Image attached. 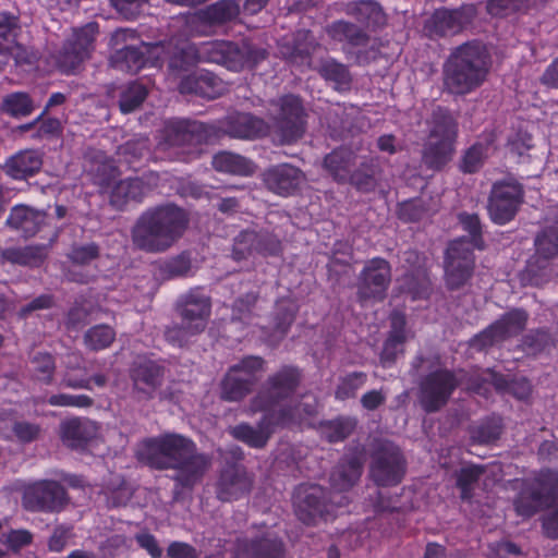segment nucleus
I'll use <instances>...</instances> for the list:
<instances>
[{
  "label": "nucleus",
  "instance_id": "nucleus-41",
  "mask_svg": "<svg viewBox=\"0 0 558 558\" xmlns=\"http://www.w3.org/2000/svg\"><path fill=\"white\" fill-rule=\"evenodd\" d=\"M317 71L337 90H348L351 86L352 76L348 66L332 58L322 60Z\"/></svg>",
  "mask_w": 558,
  "mask_h": 558
},
{
  "label": "nucleus",
  "instance_id": "nucleus-34",
  "mask_svg": "<svg viewBox=\"0 0 558 558\" xmlns=\"http://www.w3.org/2000/svg\"><path fill=\"white\" fill-rule=\"evenodd\" d=\"M146 191V186L140 178H129L120 181H113L110 187L104 193L108 194L110 204L121 209L130 201H140Z\"/></svg>",
  "mask_w": 558,
  "mask_h": 558
},
{
  "label": "nucleus",
  "instance_id": "nucleus-30",
  "mask_svg": "<svg viewBox=\"0 0 558 558\" xmlns=\"http://www.w3.org/2000/svg\"><path fill=\"white\" fill-rule=\"evenodd\" d=\"M204 124L192 120H173L166 126V138L170 145H197L205 138Z\"/></svg>",
  "mask_w": 558,
  "mask_h": 558
},
{
  "label": "nucleus",
  "instance_id": "nucleus-21",
  "mask_svg": "<svg viewBox=\"0 0 558 558\" xmlns=\"http://www.w3.org/2000/svg\"><path fill=\"white\" fill-rule=\"evenodd\" d=\"M178 312L183 322V328L192 333H201L210 316V300L198 289L181 295Z\"/></svg>",
  "mask_w": 558,
  "mask_h": 558
},
{
  "label": "nucleus",
  "instance_id": "nucleus-4",
  "mask_svg": "<svg viewBox=\"0 0 558 558\" xmlns=\"http://www.w3.org/2000/svg\"><path fill=\"white\" fill-rule=\"evenodd\" d=\"M458 121L446 109L433 111L428 136L423 145L422 162L429 169L440 170L456 153Z\"/></svg>",
  "mask_w": 558,
  "mask_h": 558
},
{
  "label": "nucleus",
  "instance_id": "nucleus-26",
  "mask_svg": "<svg viewBox=\"0 0 558 558\" xmlns=\"http://www.w3.org/2000/svg\"><path fill=\"white\" fill-rule=\"evenodd\" d=\"M222 130L232 137L251 140L266 135L268 125L251 113L234 112L226 117Z\"/></svg>",
  "mask_w": 558,
  "mask_h": 558
},
{
  "label": "nucleus",
  "instance_id": "nucleus-52",
  "mask_svg": "<svg viewBox=\"0 0 558 558\" xmlns=\"http://www.w3.org/2000/svg\"><path fill=\"white\" fill-rule=\"evenodd\" d=\"M114 330L107 325H98L89 328L84 335L85 345L93 351L108 348L114 340Z\"/></svg>",
  "mask_w": 558,
  "mask_h": 558
},
{
  "label": "nucleus",
  "instance_id": "nucleus-53",
  "mask_svg": "<svg viewBox=\"0 0 558 558\" xmlns=\"http://www.w3.org/2000/svg\"><path fill=\"white\" fill-rule=\"evenodd\" d=\"M17 31V19L7 12H0V53L11 52Z\"/></svg>",
  "mask_w": 558,
  "mask_h": 558
},
{
  "label": "nucleus",
  "instance_id": "nucleus-28",
  "mask_svg": "<svg viewBox=\"0 0 558 558\" xmlns=\"http://www.w3.org/2000/svg\"><path fill=\"white\" fill-rule=\"evenodd\" d=\"M535 255L529 264V271L536 276L539 269H546L550 259L558 256V222L546 226L535 238Z\"/></svg>",
  "mask_w": 558,
  "mask_h": 558
},
{
  "label": "nucleus",
  "instance_id": "nucleus-15",
  "mask_svg": "<svg viewBox=\"0 0 558 558\" xmlns=\"http://www.w3.org/2000/svg\"><path fill=\"white\" fill-rule=\"evenodd\" d=\"M462 383L452 372L439 369L428 374L420 386V402L428 412L438 411L449 400L453 390Z\"/></svg>",
  "mask_w": 558,
  "mask_h": 558
},
{
  "label": "nucleus",
  "instance_id": "nucleus-10",
  "mask_svg": "<svg viewBox=\"0 0 558 558\" xmlns=\"http://www.w3.org/2000/svg\"><path fill=\"white\" fill-rule=\"evenodd\" d=\"M98 35V24L89 22L81 28L74 29L71 38L66 40L57 57V65L62 73H75L90 57L94 43Z\"/></svg>",
  "mask_w": 558,
  "mask_h": 558
},
{
  "label": "nucleus",
  "instance_id": "nucleus-32",
  "mask_svg": "<svg viewBox=\"0 0 558 558\" xmlns=\"http://www.w3.org/2000/svg\"><path fill=\"white\" fill-rule=\"evenodd\" d=\"M46 221V214L26 205H16L11 209L7 226L24 236L35 235Z\"/></svg>",
  "mask_w": 558,
  "mask_h": 558
},
{
  "label": "nucleus",
  "instance_id": "nucleus-16",
  "mask_svg": "<svg viewBox=\"0 0 558 558\" xmlns=\"http://www.w3.org/2000/svg\"><path fill=\"white\" fill-rule=\"evenodd\" d=\"M391 281L389 263L380 257L367 260L357 277L356 294L361 302L383 301Z\"/></svg>",
  "mask_w": 558,
  "mask_h": 558
},
{
  "label": "nucleus",
  "instance_id": "nucleus-35",
  "mask_svg": "<svg viewBox=\"0 0 558 558\" xmlns=\"http://www.w3.org/2000/svg\"><path fill=\"white\" fill-rule=\"evenodd\" d=\"M43 159L36 150H23L12 156L4 165L7 174L15 180H24L37 173Z\"/></svg>",
  "mask_w": 558,
  "mask_h": 558
},
{
  "label": "nucleus",
  "instance_id": "nucleus-8",
  "mask_svg": "<svg viewBox=\"0 0 558 558\" xmlns=\"http://www.w3.org/2000/svg\"><path fill=\"white\" fill-rule=\"evenodd\" d=\"M301 374L298 368L284 366L270 375L258 393L251 401L252 412L278 413L279 404L289 399L298 389Z\"/></svg>",
  "mask_w": 558,
  "mask_h": 558
},
{
  "label": "nucleus",
  "instance_id": "nucleus-24",
  "mask_svg": "<svg viewBox=\"0 0 558 558\" xmlns=\"http://www.w3.org/2000/svg\"><path fill=\"white\" fill-rule=\"evenodd\" d=\"M267 189L278 195L295 193L305 181V174L290 163H281L267 169L263 174Z\"/></svg>",
  "mask_w": 558,
  "mask_h": 558
},
{
  "label": "nucleus",
  "instance_id": "nucleus-9",
  "mask_svg": "<svg viewBox=\"0 0 558 558\" xmlns=\"http://www.w3.org/2000/svg\"><path fill=\"white\" fill-rule=\"evenodd\" d=\"M369 474L380 486H395L405 474V460L399 447L388 440L379 441L372 453Z\"/></svg>",
  "mask_w": 558,
  "mask_h": 558
},
{
  "label": "nucleus",
  "instance_id": "nucleus-5",
  "mask_svg": "<svg viewBox=\"0 0 558 558\" xmlns=\"http://www.w3.org/2000/svg\"><path fill=\"white\" fill-rule=\"evenodd\" d=\"M201 62L221 64L229 70L240 71L245 66H254L267 56L265 49L248 43L241 46L231 41L214 40L196 45Z\"/></svg>",
  "mask_w": 558,
  "mask_h": 558
},
{
  "label": "nucleus",
  "instance_id": "nucleus-12",
  "mask_svg": "<svg viewBox=\"0 0 558 558\" xmlns=\"http://www.w3.org/2000/svg\"><path fill=\"white\" fill-rule=\"evenodd\" d=\"M475 257L470 242L460 238L450 242L444 260L445 282L448 289L458 290L471 279Z\"/></svg>",
  "mask_w": 558,
  "mask_h": 558
},
{
  "label": "nucleus",
  "instance_id": "nucleus-42",
  "mask_svg": "<svg viewBox=\"0 0 558 558\" xmlns=\"http://www.w3.org/2000/svg\"><path fill=\"white\" fill-rule=\"evenodd\" d=\"M213 167L217 171L239 175H248L255 170V165L250 159L229 151H221L215 155Z\"/></svg>",
  "mask_w": 558,
  "mask_h": 558
},
{
  "label": "nucleus",
  "instance_id": "nucleus-14",
  "mask_svg": "<svg viewBox=\"0 0 558 558\" xmlns=\"http://www.w3.org/2000/svg\"><path fill=\"white\" fill-rule=\"evenodd\" d=\"M527 318L529 314L525 311L511 310L476 335L471 340V347L482 351L515 337L525 328Z\"/></svg>",
  "mask_w": 558,
  "mask_h": 558
},
{
  "label": "nucleus",
  "instance_id": "nucleus-48",
  "mask_svg": "<svg viewBox=\"0 0 558 558\" xmlns=\"http://www.w3.org/2000/svg\"><path fill=\"white\" fill-rule=\"evenodd\" d=\"M96 158L97 160L90 165L88 171L93 175L95 184H97L104 193L117 179L119 172L113 161L101 155H97Z\"/></svg>",
  "mask_w": 558,
  "mask_h": 558
},
{
  "label": "nucleus",
  "instance_id": "nucleus-22",
  "mask_svg": "<svg viewBox=\"0 0 558 558\" xmlns=\"http://www.w3.org/2000/svg\"><path fill=\"white\" fill-rule=\"evenodd\" d=\"M130 378L135 398L148 401L158 396L165 379V368L150 360L138 362L132 366Z\"/></svg>",
  "mask_w": 558,
  "mask_h": 558
},
{
  "label": "nucleus",
  "instance_id": "nucleus-2",
  "mask_svg": "<svg viewBox=\"0 0 558 558\" xmlns=\"http://www.w3.org/2000/svg\"><path fill=\"white\" fill-rule=\"evenodd\" d=\"M189 222L186 210L173 203L149 207L131 229L132 244L148 254L165 253L183 236Z\"/></svg>",
  "mask_w": 558,
  "mask_h": 558
},
{
  "label": "nucleus",
  "instance_id": "nucleus-20",
  "mask_svg": "<svg viewBox=\"0 0 558 558\" xmlns=\"http://www.w3.org/2000/svg\"><path fill=\"white\" fill-rule=\"evenodd\" d=\"M233 553L236 558H284L286 545L277 534L265 532L251 538H236Z\"/></svg>",
  "mask_w": 558,
  "mask_h": 558
},
{
  "label": "nucleus",
  "instance_id": "nucleus-19",
  "mask_svg": "<svg viewBox=\"0 0 558 558\" xmlns=\"http://www.w3.org/2000/svg\"><path fill=\"white\" fill-rule=\"evenodd\" d=\"M474 4H463L458 9H438L426 23L430 36L456 35L469 26L476 16Z\"/></svg>",
  "mask_w": 558,
  "mask_h": 558
},
{
  "label": "nucleus",
  "instance_id": "nucleus-44",
  "mask_svg": "<svg viewBox=\"0 0 558 558\" xmlns=\"http://www.w3.org/2000/svg\"><path fill=\"white\" fill-rule=\"evenodd\" d=\"M3 258L12 264L37 267L47 257L46 245H28L24 247L8 248L2 254Z\"/></svg>",
  "mask_w": 558,
  "mask_h": 558
},
{
  "label": "nucleus",
  "instance_id": "nucleus-6",
  "mask_svg": "<svg viewBox=\"0 0 558 558\" xmlns=\"http://www.w3.org/2000/svg\"><path fill=\"white\" fill-rule=\"evenodd\" d=\"M272 131L281 144H293L306 131V113L300 97L284 95L270 102Z\"/></svg>",
  "mask_w": 558,
  "mask_h": 558
},
{
  "label": "nucleus",
  "instance_id": "nucleus-23",
  "mask_svg": "<svg viewBox=\"0 0 558 558\" xmlns=\"http://www.w3.org/2000/svg\"><path fill=\"white\" fill-rule=\"evenodd\" d=\"M252 483V477L243 465H228L220 472L216 482V497L223 502L238 500L250 493Z\"/></svg>",
  "mask_w": 558,
  "mask_h": 558
},
{
  "label": "nucleus",
  "instance_id": "nucleus-40",
  "mask_svg": "<svg viewBox=\"0 0 558 558\" xmlns=\"http://www.w3.org/2000/svg\"><path fill=\"white\" fill-rule=\"evenodd\" d=\"M256 384V377H244L228 371L221 381V398L226 401H240L246 397Z\"/></svg>",
  "mask_w": 558,
  "mask_h": 558
},
{
  "label": "nucleus",
  "instance_id": "nucleus-46",
  "mask_svg": "<svg viewBox=\"0 0 558 558\" xmlns=\"http://www.w3.org/2000/svg\"><path fill=\"white\" fill-rule=\"evenodd\" d=\"M0 108L12 118H24L34 111L35 106L27 93L14 92L2 97Z\"/></svg>",
  "mask_w": 558,
  "mask_h": 558
},
{
  "label": "nucleus",
  "instance_id": "nucleus-62",
  "mask_svg": "<svg viewBox=\"0 0 558 558\" xmlns=\"http://www.w3.org/2000/svg\"><path fill=\"white\" fill-rule=\"evenodd\" d=\"M404 284L407 290L413 293L414 298L423 296L428 290V278L425 269L420 266L415 269H410L404 276Z\"/></svg>",
  "mask_w": 558,
  "mask_h": 558
},
{
  "label": "nucleus",
  "instance_id": "nucleus-31",
  "mask_svg": "<svg viewBox=\"0 0 558 558\" xmlns=\"http://www.w3.org/2000/svg\"><path fill=\"white\" fill-rule=\"evenodd\" d=\"M343 12L362 26L371 29L380 28L387 23L381 7L373 0L351 1L343 5Z\"/></svg>",
  "mask_w": 558,
  "mask_h": 558
},
{
  "label": "nucleus",
  "instance_id": "nucleus-7",
  "mask_svg": "<svg viewBox=\"0 0 558 558\" xmlns=\"http://www.w3.org/2000/svg\"><path fill=\"white\" fill-rule=\"evenodd\" d=\"M558 495V472L541 470L525 480L524 487L514 501L519 515L530 518L539 510L548 508Z\"/></svg>",
  "mask_w": 558,
  "mask_h": 558
},
{
  "label": "nucleus",
  "instance_id": "nucleus-38",
  "mask_svg": "<svg viewBox=\"0 0 558 558\" xmlns=\"http://www.w3.org/2000/svg\"><path fill=\"white\" fill-rule=\"evenodd\" d=\"M362 474V464L357 458L342 460L330 475L331 487L337 492L350 489Z\"/></svg>",
  "mask_w": 558,
  "mask_h": 558
},
{
  "label": "nucleus",
  "instance_id": "nucleus-3",
  "mask_svg": "<svg viewBox=\"0 0 558 558\" xmlns=\"http://www.w3.org/2000/svg\"><path fill=\"white\" fill-rule=\"evenodd\" d=\"M490 58L477 40L466 41L450 51L442 65L444 89L456 96L473 93L486 81Z\"/></svg>",
  "mask_w": 558,
  "mask_h": 558
},
{
  "label": "nucleus",
  "instance_id": "nucleus-51",
  "mask_svg": "<svg viewBox=\"0 0 558 558\" xmlns=\"http://www.w3.org/2000/svg\"><path fill=\"white\" fill-rule=\"evenodd\" d=\"M76 365L68 364L66 371L64 372L61 385L71 389H86L92 390V383H94L97 387L102 388L108 383V377L105 374H95L92 377H81L77 378L73 375L72 371L75 369Z\"/></svg>",
  "mask_w": 558,
  "mask_h": 558
},
{
  "label": "nucleus",
  "instance_id": "nucleus-39",
  "mask_svg": "<svg viewBox=\"0 0 558 558\" xmlns=\"http://www.w3.org/2000/svg\"><path fill=\"white\" fill-rule=\"evenodd\" d=\"M329 37L340 43H348L350 46H366L369 37L360 26L348 21H335L326 27Z\"/></svg>",
  "mask_w": 558,
  "mask_h": 558
},
{
  "label": "nucleus",
  "instance_id": "nucleus-27",
  "mask_svg": "<svg viewBox=\"0 0 558 558\" xmlns=\"http://www.w3.org/2000/svg\"><path fill=\"white\" fill-rule=\"evenodd\" d=\"M280 242L267 234H258L254 231H244L235 239L233 246V258L241 260L251 255L254 251L274 255L278 253Z\"/></svg>",
  "mask_w": 558,
  "mask_h": 558
},
{
  "label": "nucleus",
  "instance_id": "nucleus-43",
  "mask_svg": "<svg viewBox=\"0 0 558 558\" xmlns=\"http://www.w3.org/2000/svg\"><path fill=\"white\" fill-rule=\"evenodd\" d=\"M110 62L119 71L135 74L143 68L146 58L140 47L125 46L116 50Z\"/></svg>",
  "mask_w": 558,
  "mask_h": 558
},
{
  "label": "nucleus",
  "instance_id": "nucleus-57",
  "mask_svg": "<svg viewBox=\"0 0 558 558\" xmlns=\"http://www.w3.org/2000/svg\"><path fill=\"white\" fill-rule=\"evenodd\" d=\"M239 14V5L233 0H221L207 8L205 15L211 23H223Z\"/></svg>",
  "mask_w": 558,
  "mask_h": 558
},
{
  "label": "nucleus",
  "instance_id": "nucleus-29",
  "mask_svg": "<svg viewBox=\"0 0 558 558\" xmlns=\"http://www.w3.org/2000/svg\"><path fill=\"white\" fill-rule=\"evenodd\" d=\"M405 326L407 320L403 313L398 311L391 313L390 331L380 354V362L384 366H388L393 363L398 354L403 352V345L411 336Z\"/></svg>",
  "mask_w": 558,
  "mask_h": 558
},
{
  "label": "nucleus",
  "instance_id": "nucleus-55",
  "mask_svg": "<svg viewBox=\"0 0 558 558\" xmlns=\"http://www.w3.org/2000/svg\"><path fill=\"white\" fill-rule=\"evenodd\" d=\"M147 96L146 88L138 83H131L121 93L119 106L123 113L134 111Z\"/></svg>",
  "mask_w": 558,
  "mask_h": 558
},
{
  "label": "nucleus",
  "instance_id": "nucleus-54",
  "mask_svg": "<svg viewBox=\"0 0 558 558\" xmlns=\"http://www.w3.org/2000/svg\"><path fill=\"white\" fill-rule=\"evenodd\" d=\"M551 336L544 329L532 330L521 341L522 350L529 355H536L553 347Z\"/></svg>",
  "mask_w": 558,
  "mask_h": 558
},
{
  "label": "nucleus",
  "instance_id": "nucleus-64",
  "mask_svg": "<svg viewBox=\"0 0 558 558\" xmlns=\"http://www.w3.org/2000/svg\"><path fill=\"white\" fill-rule=\"evenodd\" d=\"M47 403L62 408H89L94 400L86 395L56 393L47 399Z\"/></svg>",
  "mask_w": 558,
  "mask_h": 558
},
{
  "label": "nucleus",
  "instance_id": "nucleus-17",
  "mask_svg": "<svg viewBox=\"0 0 558 558\" xmlns=\"http://www.w3.org/2000/svg\"><path fill=\"white\" fill-rule=\"evenodd\" d=\"M293 420L294 416L290 410L280 409L278 413L265 412L256 426H252L248 423H241L232 427L230 433L235 439L247 446L260 449L267 445L275 426H287V424Z\"/></svg>",
  "mask_w": 558,
  "mask_h": 558
},
{
  "label": "nucleus",
  "instance_id": "nucleus-45",
  "mask_svg": "<svg viewBox=\"0 0 558 558\" xmlns=\"http://www.w3.org/2000/svg\"><path fill=\"white\" fill-rule=\"evenodd\" d=\"M356 426V420L349 416H339L335 420L322 422L319 433L329 442H338L349 437Z\"/></svg>",
  "mask_w": 558,
  "mask_h": 558
},
{
  "label": "nucleus",
  "instance_id": "nucleus-18",
  "mask_svg": "<svg viewBox=\"0 0 558 558\" xmlns=\"http://www.w3.org/2000/svg\"><path fill=\"white\" fill-rule=\"evenodd\" d=\"M23 504L26 509L32 511L60 512L69 504V497L60 483L44 480L25 489Z\"/></svg>",
  "mask_w": 558,
  "mask_h": 558
},
{
  "label": "nucleus",
  "instance_id": "nucleus-56",
  "mask_svg": "<svg viewBox=\"0 0 558 558\" xmlns=\"http://www.w3.org/2000/svg\"><path fill=\"white\" fill-rule=\"evenodd\" d=\"M366 374L363 372H353L345 375L339 381L336 389V398L339 400H347L355 397L356 392L365 385Z\"/></svg>",
  "mask_w": 558,
  "mask_h": 558
},
{
  "label": "nucleus",
  "instance_id": "nucleus-37",
  "mask_svg": "<svg viewBox=\"0 0 558 558\" xmlns=\"http://www.w3.org/2000/svg\"><path fill=\"white\" fill-rule=\"evenodd\" d=\"M163 48L168 56L169 69L172 71H186L190 66L201 62L195 44L181 43L180 45H173L169 43Z\"/></svg>",
  "mask_w": 558,
  "mask_h": 558
},
{
  "label": "nucleus",
  "instance_id": "nucleus-1",
  "mask_svg": "<svg viewBox=\"0 0 558 558\" xmlns=\"http://www.w3.org/2000/svg\"><path fill=\"white\" fill-rule=\"evenodd\" d=\"M142 463L156 470H174L173 481L192 489L211 466L209 456L198 452L196 445L180 434H163L142 440L135 451Z\"/></svg>",
  "mask_w": 558,
  "mask_h": 558
},
{
  "label": "nucleus",
  "instance_id": "nucleus-50",
  "mask_svg": "<svg viewBox=\"0 0 558 558\" xmlns=\"http://www.w3.org/2000/svg\"><path fill=\"white\" fill-rule=\"evenodd\" d=\"M56 363L51 354L37 352L31 357V373L33 377L46 385L53 380Z\"/></svg>",
  "mask_w": 558,
  "mask_h": 558
},
{
  "label": "nucleus",
  "instance_id": "nucleus-25",
  "mask_svg": "<svg viewBox=\"0 0 558 558\" xmlns=\"http://www.w3.org/2000/svg\"><path fill=\"white\" fill-rule=\"evenodd\" d=\"M317 46L318 44L312 33L301 29L291 39H284L280 43L279 52L290 63L301 68H310L312 54Z\"/></svg>",
  "mask_w": 558,
  "mask_h": 558
},
{
  "label": "nucleus",
  "instance_id": "nucleus-33",
  "mask_svg": "<svg viewBox=\"0 0 558 558\" xmlns=\"http://www.w3.org/2000/svg\"><path fill=\"white\" fill-rule=\"evenodd\" d=\"M355 154L348 148H338L325 156L323 169L338 183H347L355 167Z\"/></svg>",
  "mask_w": 558,
  "mask_h": 558
},
{
  "label": "nucleus",
  "instance_id": "nucleus-60",
  "mask_svg": "<svg viewBox=\"0 0 558 558\" xmlns=\"http://www.w3.org/2000/svg\"><path fill=\"white\" fill-rule=\"evenodd\" d=\"M487 147L483 144H474L465 150L461 158L460 169L464 173L476 172L484 163L487 156Z\"/></svg>",
  "mask_w": 558,
  "mask_h": 558
},
{
  "label": "nucleus",
  "instance_id": "nucleus-13",
  "mask_svg": "<svg viewBox=\"0 0 558 558\" xmlns=\"http://www.w3.org/2000/svg\"><path fill=\"white\" fill-rule=\"evenodd\" d=\"M523 202V187L513 179L496 182L488 201L490 219L497 225L512 220Z\"/></svg>",
  "mask_w": 558,
  "mask_h": 558
},
{
  "label": "nucleus",
  "instance_id": "nucleus-36",
  "mask_svg": "<svg viewBox=\"0 0 558 558\" xmlns=\"http://www.w3.org/2000/svg\"><path fill=\"white\" fill-rule=\"evenodd\" d=\"M60 434L68 447L80 448L95 436V426L89 421L72 418L61 423Z\"/></svg>",
  "mask_w": 558,
  "mask_h": 558
},
{
  "label": "nucleus",
  "instance_id": "nucleus-49",
  "mask_svg": "<svg viewBox=\"0 0 558 558\" xmlns=\"http://www.w3.org/2000/svg\"><path fill=\"white\" fill-rule=\"evenodd\" d=\"M483 383H492L499 390H508L518 399H525L531 393V385L525 378L508 383L502 376L487 372L482 378Z\"/></svg>",
  "mask_w": 558,
  "mask_h": 558
},
{
  "label": "nucleus",
  "instance_id": "nucleus-58",
  "mask_svg": "<svg viewBox=\"0 0 558 558\" xmlns=\"http://www.w3.org/2000/svg\"><path fill=\"white\" fill-rule=\"evenodd\" d=\"M191 259L184 253L168 259L160 267L165 279L185 277L191 272Z\"/></svg>",
  "mask_w": 558,
  "mask_h": 558
},
{
  "label": "nucleus",
  "instance_id": "nucleus-47",
  "mask_svg": "<svg viewBox=\"0 0 558 558\" xmlns=\"http://www.w3.org/2000/svg\"><path fill=\"white\" fill-rule=\"evenodd\" d=\"M502 432L501 418L487 417L470 429L471 439L478 445H489L497 441Z\"/></svg>",
  "mask_w": 558,
  "mask_h": 558
},
{
  "label": "nucleus",
  "instance_id": "nucleus-11",
  "mask_svg": "<svg viewBox=\"0 0 558 558\" xmlns=\"http://www.w3.org/2000/svg\"><path fill=\"white\" fill-rule=\"evenodd\" d=\"M296 518L306 525H316L332 513L335 502L319 485H300L293 495Z\"/></svg>",
  "mask_w": 558,
  "mask_h": 558
},
{
  "label": "nucleus",
  "instance_id": "nucleus-59",
  "mask_svg": "<svg viewBox=\"0 0 558 558\" xmlns=\"http://www.w3.org/2000/svg\"><path fill=\"white\" fill-rule=\"evenodd\" d=\"M280 409L290 410L294 416V420L290 421L287 425L296 424L308 417L315 416L318 412V402L314 396L305 395L302 397V400L294 407L282 405Z\"/></svg>",
  "mask_w": 558,
  "mask_h": 558
},
{
  "label": "nucleus",
  "instance_id": "nucleus-63",
  "mask_svg": "<svg viewBox=\"0 0 558 558\" xmlns=\"http://www.w3.org/2000/svg\"><path fill=\"white\" fill-rule=\"evenodd\" d=\"M227 89L225 83L210 72H201V85L198 96L214 99L219 97Z\"/></svg>",
  "mask_w": 558,
  "mask_h": 558
},
{
  "label": "nucleus",
  "instance_id": "nucleus-61",
  "mask_svg": "<svg viewBox=\"0 0 558 558\" xmlns=\"http://www.w3.org/2000/svg\"><path fill=\"white\" fill-rule=\"evenodd\" d=\"M484 471L485 468L482 465H469L461 469L457 484L461 489L462 499H470L472 497L473 484L478 481Z\"/></svg>",
  "mask_w": 558,
  "mask_h": 558
}]
</instances>
